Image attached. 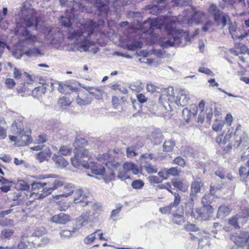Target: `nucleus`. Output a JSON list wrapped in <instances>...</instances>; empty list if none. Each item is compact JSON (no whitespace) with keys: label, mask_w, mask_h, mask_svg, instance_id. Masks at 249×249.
I'll use <instances>...</instances> for the list:
<instances>
[{"label":"nucleus","mask_w":249,"mask_h":249,"mask_svg":"<svg viewBox=\"0 0 249 249\" xmlns=\"http://www.w3.org/2000/svg\"><path fill=\"white\" fill-rule=\"evenodd\" d=\"M149 28L145 30L144 33L153 34L155 29H161L164 25V28L167 35L170 37L167 40L163 41L161 46L164 48L174 46L176 44L181 42V38L184 37L185 41H190L191 37L188 32H183V30H177L176 22L172 17L168 16L158 17L154 19L148 18Z\"/></svg>","instance_id":"obj_1"},{"label":"nucleus","mask_w":249,"mask_h":249,"mask_svg":"<svg viewBox=\"0 0 249 249\" xmlns=\"http://www.w3.org/2000/svg\"><path fill=\"white\" fill-rule=\"evenodd\" d=\"M154 159V155L151 153H144L141 155L140 160L142 163H147L148 161Z\"/></svg>","instance_id":"obj_46"},{"label":"nucleus","mask_w":249,"mask_h":249,"mask_svg":"<svg viewBox=\"0 0 249 249\" xmlns=\"http://www.w3.org/2000/svg\"><path fill=\"white\" fill-rule=\"evenodd\" d=\"M172 221L174 223L181 225L184 222V217L183 214L173 213L172 215Z\"/></svg>","instance_id":"obj_41"},{"label":"nucleus","mask_w":249,"mask_h":249,"mask_svg":"<svg viewBox=\"0 0 249 249\" xmlns=\"http://www.w3.org/2000/svg\"><path fill=\"white\" fill-rule=\"evenodd\" d=\"M145 171L149 174H153L157 172V168L151 164L144 165Z\"/></svg>","instance_id":"obj_57"},{"label":"nucleus","mask_w":249,"mask_h":249,"mask_svg":"<svg viewBox=\"0 0 249 249\" xmlns=\"http://www.w3.org/2000/svg\"><path fill=\"white\" fill-rule=\"evenodd\" d=\"M184 229L189 232H197L199 229L194 224L187 223L184 226Z\"/></svg>","instance_id":"obj_52"},{"label":"nucleus","mask_w":249,"mask_h":249,"mask_svg":"<svg viewBox=\"0 0 249 249\" xmlns=\"http://www.w3.org/2000/svg\"><path fill=\"white\" fill-rule=\"evenodd\" d=\"M222 188V187L221 186H211L210 190V194L212 196H215L216 192L218 191H220Z\"/></svg>","instance_id":"obj_63"},{"label":"nucleus","mask_w":249,"mask_h":249,"mask_svg":"<svg viewBox=\"0 0 249 249\" xmlns=\"http://www.w3.org/2000/svg\"><path fill=\"white\" fill-rule=\"evenodd\" d=\"M53 160L59 166L64 167L68 165V162L61 156L54 155Z\"/></svg>","instance_id":"obj_37"},{"label":"nucleus","mask_w":249,"mask_h":249,"mask_svg":"<svg viewBox=\"0 0 249 249\" xmlns=\"http://www.w3.org/2000/svg\"><path fill=\"white\" fill-rule=\"evenodd\" d=\"M175 145V142L173 141H166L163 143L164 151L166 152H171L173 151Z\"/></svg>","instance_id":"obj_45"},{"label":"nucleus","mask_w":249,"mask_h":249,"mask_svg":"<svg viewBox=\"0 0 249 249\" xmlns=\"http://www.w3.org/2000/svg\"><path fill=\"white\" fill-rule=\"evenodd\" d=\"M73 98L72 96L67 97L66 96H63L58 99V105L61 108H66L71 105Z\"/></svg>","instance_id":"obj_31"},{"label":"nucleus","mask_w":249,"mask_h":249,"mask_svg":"<svg viewBox=\"0 0 249 249\" xmlns=\"http://www.w3.org/2000/svg\"><path fill=\"white\" fill-rule=\"evenodd\" d=\"M26 54L29 55H38L41 54L40 51L37 48L30 49L26 52Z\"/></svg>","instance_id":"obj_60"},{"label":"nucleus","mask_w":249,"mask_h":249,"mask_svg":"<svg viewBox=\"0 0 249 249\" xmlns=\"http://www.w3.org/2000/svg\"><path fill=\"white\" fill-rule=\"evenodd\" d=\"M5 84L8 89H12L16 85V82L12 78H6L5 81Z\"/></svg>","instance_id":"obj_58"},{"label":"nucleus","mask_w":249,"mask_h":249,"mask_svg":"<svg viewBox=\"0 0 249 249\" xmlns=\"http://www.w3.org/2000/svg\"><path fill=\"white\" fill-rule=\"evenodd\" d=\"M126 99L125 97H119L117 96H113L112 98V105L113 107L117 109H122L124 106Z\"/></svg>","instance_id":"obj_27"},{"label":"nucleus","mask_w":249,"mask_h":249,"mask_svg":"<svg viewBox=\"0 0 249 249\" xmlns=\"http://www.w3.org/2000/svg\"><path fill=\"white\" fill-rule=\"evenodd\" d=\"M172 183L174 187L179 190L185 191L187 189L182 181L178 178H173L172 180Z\"/></svg>","instance_id":"obj_39"},{"label":"nucleus","mask_w":249,"mask_h":249,"mask_svg":"<svg viewBox=\"0 0 249 249\" xmlns=\"http://www.w3.org/2000/svg\"><path fill=\"white\" fill-rule=\"evenodd\" d=\"M72 149L67 146L62 145L59 150V153L63 156H68L71 154Z\"/></svg>","instance_id":"obj_51"},{"label":"nucleus","mask_w":249,"mask_h":249,"mask_svg":"<svg viewBox=\"0 0 249 249\" xmlns=\"http://www.w3.org/2000/svg\"><path fill=\"white\" fill-rule=\"evenodd\" d=\"M63 182L64 181H63ZM64 183H65V182H64ZM63 186H64L63 193L62 194L55 195L53 196L54 198L59 199L61 197H67L72 195L75 190H74V187L71 184L66 185L64 184Z\"/></svg>","instance_id":"obj_25"},{"label":"nucleus","mask_w":249,"mask_h":249,"mask_svg":"<svg viewBox=\"0 0 249 249\" xmlns=\"http://www.w3.org/2000/svg\"><path fill=\"white\" fill-rule=\"evenodd\" d=\"M35 247V244L31 241L26 235H22L18 245V249H32Z\"/></svg>","instance_id":"obj_23"},{"label":"nucleus","mask_w":249,"mask_h":249,"mask_svg":"<svg viewBox=\"0 0 249 249\" xmlns=\"http://www.w3.org/2000/svg\"><path fill=\"white\" fill-rule=\"evenodd\" d=\"M13 233L14 231L10 229H5L1 232L3 236L5 238L10 237L13 235Z\"/></svg>","instance_id":"obj_64"},{"label":"nucleus","mask_w":249,"mask_h":249,"mask_svg":"<svg viewBox=\"0 0 249 249\" xmlns=\"http://www.w3.org/2000/svg\"><path fill=\"white\" fill-rule=\"evenodd\" d=\"M46 89L47 84L46 83L40 84L38 87L32 89V95L35 98H39L45 93Z\"/></svg>","instance_id":"obj_28"},{"label":"nucleus","mask_w":249,"mask_h":249,"mask_svg":"<svg viewBox=\"0 0 249 249\" xmlns=\"http://www.w3.org/2000/svg\"><path fill=\"white\" fill-rule=\"evenodd\" d=\"M88 144V142L87 140H86L85 138H81L79 136H77L75 138L73 143L74 146L76 149L83 147L87 145Z\"/></svg>","instance_id":"obj_38"},{"label":"nucleus","mask_w":249,"mask_h":249,"mask_svg":"<svg viewBox=\"0 0 249 249\" xmlns=\"http://www.w3.org/2000/svg\"><path fill=\"white\" fill-rule=\"evenodd\" d=\"M239 174L243 178H246L249 175V169L246 166H241L239 169Z\"/></svg>","instance_id":"obj_56"},{"label":"nucleus","mask_w":249,"mask_h":249,"mask_svg":"<svg viewBox=\"0 0 249 249\" xmlns=\"http://www.w3.org/2000/svg\"><path fill=\"white\" fill-rule=\"evenodd\" d=\"M25 24L27 27H31L35 25L36 30L48 36L52 31V28L47 27L45 21L40 17L32 16L25 21Z\"/></svg>","instance_id":"obj_8"},{"label":"nucleus","mask_w":249,"mask_h":249,"mask_svg":"<svg viewBox=\"0 0 249 249\" xmlns=\"http://www.w3.org/2000/svg\"><path fill=\"white\" fill-rule=\"evenodd\" d=\"M210 193L209 194H205L201 198L202 205H211L212 200L211 198Z\"/></svg>","instance_id":"obj_53"},{"label":"nucleus","mask_w":249,"mask_h":249,"mask_svg":"<svg viewBox=\"0 0 249 249\" xmlns=\"http://www.w3.org/2000/svg\"><path fill=\"white\" fill-rule=\"evenodd\" d=\"M208 12L212 15L214 21L219 25L221 24L225 27L227 23L228 16L221 11L215 4L211 3L207 10Z\"/></svg>","instance_id":"obj_9"},{"label":"nucleus","mask_w":249,"mask_h":249,"mask_svg":"<svg viewBox=\"0 0 249 249\" xmlns=\"http://www.w3.org/2000/svg\"><path fill=\"white\" fill-rule=\"evenodd\" d=\"M21 125H12L13 129H17V133L18 134V139L15 146H24L28 145L32 142V139L31 136V131L27 127L21 128Z\"/></svg>","instance_id":"obj_7"},{"label":"nucleus","mask_w":249,"mask_h":249,"mask_svg":"<svg viewBox=\"0 0 249 249\" xmlns=\"http://www.w3.org/2000/svg\"><path fill=\"white\" fill-rule=\"evenodd\" d=\"M25 118L20 115H17L14 120L12 124H21L24 123Z\"/></svg>","instance_id":"obj_62"},{"label":"nucleus","mask_w":249,"mask_h":249,"mask_svg":"<svg viewBox=\"0 0 249 249\" xmlns=\"http://www.w3.org/2000/svg\"><path fill=\"white\" fill-rule=\"evenodd\" d=\"M31 197L29 193L23 191H18L13 194L11 199L14 202L15 205H21Z\"/></svg>","instance_id":"obj_17"},{"label":"nucleus","mask_w":249,"mask_h":249,"mask_svg":"<svg viewBox=\"0 0 249 249\" xmlns=\"http://www.w3.org/2000/svg\"><path fill=\"white\" fill-rule=\"evenodd\" d=\"M62 6H67L69 9H71V13H73L74 9H78L79 11L83 12L87 9L85 6L81 3H77L73 0H59Z\"/></svg>","instance_id":"obj_16"},{"label":"nucleus","mask_w":249,"mask_h":249,"mask_svg":"<svg viewBox=\"0 0 249 249\" xmlns=\"http://www.w3.org/2000/svg\"><path fill=\"white\" fill-rule=\"evenodd\" d=\"M230 239L238 247L243 248L249 242V232L241 231L230 236Z\"/></svg>","instance_id":"obj_11"},{"label":"nucleus","mask_w":249,"mask_h":249,"mask_svg":"<svg viewBox=\"0 0 249 249\" xmlns=\"http://www.w3.org/2000/svg\"><path fill=\"white\" fill-rule=\"evenodd\" d=\"M126 156L128 158H132L136 156L138 154L133 147H128L126 149Z\"/></svg>","instance_id":"obj_55"},{"label":"nucleus","mask_w":249,"mask_h":249,"mask_svg":"<svg viewBox=\"0 0 249 249\" xmlns=\"http://www.w3.org/2000/svg\"><path fill=\"white\" fill-rule=\"evenodd\" d=\"M52 178L46 182H34L31 184V190L28 192L31 197L35 195L36 198H43L51 195L54 190L64 185L63 180L56 178L54 175H49L43 178Z\"/></svg>","instance_id":"obj_5"},{"label":"nucleus","mask_w":249,"mask_h":249,"mask_svg":"<svg viewBox=\"0 0 249 249\" xmlns=\"http://www.w3.org/2000/svg\"><path fill=\"white\" fill-rule=\"evenodd\" d=\"M74 232V231H73L64 230L61 231L60 234L62 237L69 238L72 235Z\"/></svg>","instance_id":"obj_59"},{"label":"nucleus","mask_w":249,"mask_h":249,"mask_svg":"<svg viewBox=\"0 0 249 249\" xmlns=\"http://www.w3.org/2000/svg\"><path fill=\"white\" fill-rule=\"evenodd\" d=\"M175 97L176 96L173 87H169L162 90L159 100L161 104H164L165 103H172L174 102Z\"/></svg>","instance_id":"obj_13"},{"label":"nucleus","mask_w":249,"mask_h":249,"mask_svg":"<svg viewBox=\"0 0 249 249\" xmlns=\"http://www.w3.org/2000/svg\"><path fill=\"white\" fill-rule=\"evenodd\" d=\"M205 233L203 231H199L196 233V235L192 233H190V239L191 240H197L198 243H200L203 241V235Z\"/></svg>","instance_id":"obj_40"},{"label":"nucleus","mask_w":249,"mask_h":249,"mask_svg":"<svg viewBox=\"0 0 249 249\" xmlns=\"http://www.w3.org/2000/svg\"><path fill=\"white\" fill-rule=\"evenodd\" d=\"M241 212L238 215L241 219V223H246L249 217V208L248 207H241L240 208Z\"/></svg>","instance_id":"obj_36"},{"label":"nucleus","mask_w":249,"mask_h":249,"mask_svg":"<svg viewBox=\"0 0 249 249\" xmlns=\"http://www.w3.org/2000/svg\"><path fill=\"white\" fill-rule=\"evenodd\" d=\"M231 210L230 206L224 205H221L218 209L216 216L217 218L224 217L230 213Z\"/></svg>","instance_id":"obj_34"},{"label":"nucleus","mask_w":249,"mask_h":249,"mask_svg":"<svg viewBox=\"0 0 249 249\" xmlns=\"http://www.w3.org/2000/svg\"><path fill=\"white\" fill-rule=\"evenodd\" d=\"M21 36L24 38V40L28 42L34 44L38 41L37 37L35 35H33L30 34V32L27 29H25L21 33Z\"/></svg>","instance_id":"obj_33"},{"label":"nucleus","mask_w":249,"mask_h":249,"mask_svg":"<svg viewBox=\"0 0 249 249\" xmlns=\"http://www.w3.org/2000/svg\"><path fill=\"white\" fill-rule=\"evenodd\" d=\"M241 219L238 214L231 216L228 220V223L235 228H239L238 221Z\"/></svg>","instance_id":"obj_44"},{"label":"nucleus","mask_w":249,"mask_h":249,"mask_svg":"<svg viewBox=\"0 0 249 249\" xmlns=\"http://www.w3.org/2000/svg\"><path fill=\"white\" fill-rule=\"evenodd\" d=\"M237 125L235 129L231 125H212L215 131L222 130V133L215 138V142L221 149L222 154H228L232 148L238 147L241 143H248L249 137Z\"/></svg>","instance_id":"obj_2"},{"label":"nucleus","mask_w":249,"mask_h":249,"mask_svg":"<svg viewBox=\"0 0 249 249\" xmlns=\"http://www.w3.org/2000/svg\"><path fill=\"white\" fill-rule=\"evenodd\" d=\"M144 185V181L140 179L134 180L131 182V187L134 189H141Z\"/></svg>","instance_id":"obj_48"},{"label":"nucleus","mask_w":249,"mask_h":249,"mask_svg":"<svg viewBox=\"0 0 249 249\" xmlns=\"http://www.w3.org/2000/svg\"><path fill=\"white\" fill-rule=\"evenodd\" d=\"M162 181V179L156 176H151L149 177V181L151 184H158Z\"/></svg>","instance_id":"obj_61"},{"label":"nucleus","mask_w":249,"mask_h":249,"mask_svg":"<svg viewBox=\"0 0 249 249\" xmlns=\"http://www.w3.org/2000/svg\"><path fill=\"white\" fill-rule=\"evenodd\" d=\"M87 158L89 160L91 156L88 150L84 149L83 150H77L74 153V156L71 159L72 165L75 167L80 166L85 169H89L90 165L89 161L84 160Z\"/></svg>","instance_id":"obj_6"},{"label":"nucleus","mask_w":249,"mask_h":249,"mask_svg":"<svg viewBox=\"0 0 249 249\" xmlns=\"http://www.w3.org/2000/svg\"><path fill=\"white\" fill-rule=\"evenodd\" d=\"M50 149L47 147L36 155V158L40 162H43L51 157Z\"/></svg>","instance_id":"obj_32"},{"label":"nucleus","mask_w":249,"mask_h":249,"mask_svg":"<svg viewBox=\"0 0 249 249\" xmlns=\"http://www.w3.org/2000/svg\"><path fill=\"white\" fill-rule=\"evenodd\" d=\"M78 9H74L73 13H71V9L67 8L66 10V14L67 17L61 16L60 18V23L63 26L69 28L71 26L72 23L71 19L72 18H74L75 15L78 14L76 13Z\"/></svg>","instance_id":"obj_19"},{"label":"nucleus","mask_w":249,"mask_h":249,"mask_svg":"<svg viewBox=\"0 0 249 249\" xmlns=\"http://www.w3.org/2000/svg\"><path fill=\"white\" fill-rule=\"evenodd\" d=\"M189 99L187 91L184 89H180L175 97L174 103L178 106L184 107L189 103Z\"/></svg>","instance_id":"obj_18"},{"label":"nucleus","mask_w":249,"mask_h":249,"mask_svg":"<svg viewBox=\"0 0 249 249\" xmlns=\"http://www.w3.org/2000/svg\"><path fill=\"white\" fill-rule=\"evenodd\" d=\"M70 216L63 213L55 214L51 217V221L53 222L60 224H65L70 221Z\"/></svg>","instance_id":"obj_26"},{"label":"nucleus","mask_w":249,"mask_h":249,"mask_svg":"<svg viewBox=\"0 0 249 249\" xmlns=\"http://www.w3.org/2000/svg\"><path fill=\"white\" fill-rule=\"evenodd\" d=\"M124 155V152L119 148H115L112 150H109L106 153L99 154L96 159L100 162L105 163L109 170L108 174L106 172L105 168L97 162L89 163L91 173L95 175L104 176V179L107 181L113 180L115 178L114 171L116 170L120 164L117 161L119 158Z\"/></svg>","instance_id":"obj_3"},{"label":"nucleus","mask_w":249,"mask_h":249,"mask_svg":"<svg viewBox=\"0 0 249 249\" xmlns=\"http://www.w3.org/2000/svg\"><path fill=\"white\" fill-rule=\"evenodd\" d=\"M203 185V182L200 181H194L192 182L190 194V198L192 201H194L196 198L197 194L200 192L201 188Z\"/></svg>","instance_id":"obj_21"},{"label":"nucleus","mask_w":249,"mask_h":249,"mask_svg":"<svg viewBox=\"0 0 249 249\" xmlns=\"http://www.w3.org/2000/svg\"><path fill=\"white\" fill-rule=\"evenodd\" d=\"M174 200L173 203H171L168 206L160 207L159 209L160 212L163 214H170L171 213L172 209L174 207L177 208L181 202V197L178 193H174Z\"/></svg>","instance_id":"obj_15"},{"label":"nucleus","mask_w":249,"mask_h":249,"mask_svg":"<svg viewBox=\"0 0 249 249\" xmlns=\"http://www.w3.org/2000/svg\"><path fill=\"white\" fill-rule=\"evenodd\" d=\"M205 17L204 12L201 11H194V13L191 15L190 19L197 24L202 22Z\"/></svg>","instance_id":"obj_30"},{"label":"nucleus","mask_w":249,"mask_h":249,"mask_svg":"<svg viewBox=\"0 0 249 249\" xmlns=\"http://www.w3.org/2000/svg\"><path fill=\"white\" fill-rule=\"evenodd\" d=\"M104 23V20H100L96 22L91 19H87L83 23L77 22V29L72 32H69L68 38L71 40L75 39L78 40L85 35L83 39L80 42V44L85 50H87L91 45V36L100 31L101 27Z\"/></svg>","instance_id":"obj_4"},{"label":"nucleus","mask_w":249,"mask_h":249,"mask_svg":"<svg viewBox=\"0 0 249 249\" xmlns=\"http://www.w3.org/2000/svg\"><path fill=\"white\" fill-rule=\"evenodd\" d=\"M18 187L20 190L19 191H23L26 193H28V192H30L29 191L30 185L28 183L24 180H20L17 184Z\"/></svg>","instance_id":"obj_42"},{"label":"nucleus","mask_w":249,"mask_h":249,"mask_svg":"<svg viewBox=\"0 0 249 249\" xmlns=\"http://www.w3.org/2000/svg\"><path fill=\"white\" fill-rule=\"evenodd\" d=\"M32 81V80L30 81L27 79L26 82H22L21 85L17 89L18 92L23 94L22 95L29 94L33 89V87L31 85Z\"/></svg>","instance_id":"obj_24"},{"label":"nucleus","mask_w":249,"mask_h":249,"mask_svg":"<svg viewBox=\"0 0 249 249\" xmlns=\"http://www.w3.org/2000/svg\"><path fill=\"white\" fill-rule=\"evenodd\" d=\"M73 202L75 204H81L82 206H86L88 203L87 196L84 193L81 189H76L74 193Z\"/></svg>","instance_id":"obj_20"},{"label":"nucleus","mask_w":249,"mask_h":249,"mask_svg":"<svg viewBox=\"0 0 249 249\" xmlns=\"http://www.w3.org/2000/svg\"><path fill=\"white\" fill-rule=\"evenodd\" d=\"M14 183L12 179H7L1 176V191L6 193L9 191Z\"/></svg>","instance_id":"obj_29"},{"label":"nucleus","mask_w":249,"mask_h":249,"mask_svg":"<svg viewBox=\"0 0 249 249\" xmlns=\"http://www.w3.org/2000/svg\"><path fill=\"white\" fill-rule=\"evenodd\" d=\"M99 231H100V230H97L94 232L86 236L84 240V243L88 245L92 243L96 238L95 233Z\"/></svg>","instance_id":"obj_47"},{"label":"nucleus","mask_w":249,"mask_h":249,"mask_svg":"<svg viewBox=\"0 0 249 249\" xmlns=\"http://www.w3.org/2000/svg\"><path fill=\"white\" fill-rule=\"evenodd\" d=\"M192 107H193L191 108L193 110V112H192L190 109L186 107L184 108L182 110L183 119L187 123H189L192 117L196 116L198 110L196 106L195 105Z\"/></svg>","instance_id":"obj_22"},{"label":"nucleus","mask_w":249,"mask_h":249,"mask_svg":"<svg viewBox=\"0 0 249 249\" xmlns=\"http://www.w3.org/2000/svg\"><path fill=\"white\" fill-rule=\"evenodd\" d=\"M77 87L76 86L74 83L70 81H65V82H59L58 83V90L59 92L66 95H71L75 93L78 90Z\"/></svg>","instance_id":"obj_12"},{"label":"nucleus","mask_w":249,"mask_h":249,"mask_svg":"<svg viewBox=\"0 0 249 249\" xmlns=\"http://www.w3.org/2000/svg\"><path fill=\"white\" fill-rule=\"evenodd\" d=\"M142 46V43L140 41H137L127 45L128 49L131 51H134L137 49H141Z\"/></svg>","instance_id":"obj_50"},{"label":"nucleus","mask_w":249,"mask_h":249,"mask_svg":"<svg viewBox=\"0 0 249 249\" xmlns=\"http://www.w3.org/2000/svg\"><path fill=\"white\" fill-rule=\"evenodd\" d=\"M167 173L169 175V177L170 176L173 177L178 176L181 172V169L178 167H171L170 168L167 169Z\"/></svg>","instance_id":"obj_49"},{"label":"nucleus","mask_w":249,"mask_h":249,"mask_svg":"<svg viewBox=\"0 0 249 249\" xmlns=\"http://www.w3.org/2000/svg\"><path fill=\"white\" fill-rule=\"evenodd\" d=\"M146 10H150V14L158 15L161 12L162 8H160L156 5H147L145 6Z\"/></svg>","instance_id":"obj_43"},{"label":"nucleus","mask_w":249,"mask_h":249,"mask_svg":"<svg viewBox=\"0 0 249 249\" xmlns=\"http://www.w3.org/2000/svg\"><path fill=\"white\" fill-rule=\"evenodd\" d=\"M172 163L177 164L180 167H184L186 165V161L184 159L179 156L175 158L172 161Z\"/></svg>","instance_id":"obj_54"},{"label":"nucleus","mask_w":249,"mask_h":249,"mask_svg":"<svg viewBox=\"0 0 249 249\" xmlns=\"http://www.w3.org/2000/svg\"><path fill=\"white\" fill-rule=\"evenodd\" d=\"M214 212L212 205H202V207L193 210L191 215L195 219L206 220L211 217Z\"/></svg>","instance_id":"obj_10"},{"label":"nucleus","mask_w":249,"mask_h":249,"mask_svg":"<svg viewBox=\"0 0 249 249\" xmlns=\"http://www.w3.org/2000/svg\"><path fill=\"white\" fill-rule=\"evenodd\" d=\"M13 76L14 78L16 80L25 77L30 81H32V77L27 72H24L22 73L21 71L16 67H14L13 69Z\"/></svg>","instance_id":"obj_35"},{"label":"nucleus","mask_w":249,"mask_h":249,"mask_svg":"<svg viewBox=\"0 0 249 249\" xmlns=\"http://www.w3.org/2000/svg\"><path fill=\"white\" fill-rule=\"evenodd\" d=\"M93 92H88L78 88L75 94L77 95L76 100L77 104L81 106H85L89 104L91 102L90 94Z\"/></svg>","instance_id":"obj_14"}]
</instances>
